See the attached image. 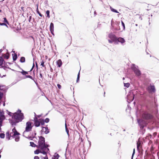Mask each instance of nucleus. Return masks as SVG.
Returning a JSON list of instances; mask_svg holds the SVG:
<instances>
[{
	"label": "nucleus",
	"mask_w": 159,
	"mask_h": 159,
	"mask_svg": "<svg viewBox=\"0 0 159 159\" xmlns=\"http://www.w3.org/2000/svg\"><path fill=\"white\" fill-rule=\"evenodd\" d=\"M58 154L55 156L54 157H52L53 159H58Z\"/></svg>",
	"instance_id": "bb28decb"
},
{
	"label": "nucleus",
	"mask_w": 159,
	"mask_h": 159,
	"mask_svg": "<svg viewBox=\"0 0 159 159\" xmlns=\"http://www.w3.org/2000/svg\"><path fill=\"white\" fill-rule=\"evenodd\" d=\"M46 14L47 15V16L48 17V18H49L50 16H49V11L48 10L47 11H46Z\"/></svg>",
	"instance_id": "cd10ccee"
},
{
	"label": "nucleus",
	"mask_w": 159,
	"mask_h": 159,
	"mask_svg": "<svg viewBox=\"0 0 159 159\" xmlns=\"http://www.w3.org/2000/svg\"><path fill=\"white\" fill-rule=\"evenodd\" d=\"M132 68L134 70L135 73L137 76H139L141 75V72L140 70L138 68L137 66L134 65H133Z\"/></svg>",
	"instance_id": "423d86ee"
},
{
	"label": "nucleus",
	"mask_w": 159,
	"mask_h": 159,
	"mask_svg": "<svg viewBox=\"0 0 159 159\" xmlns=\"http://www.w3.org/2000/svg\"><path fill=\"white\" fill-rule=\"evenodd\" d=\"M34 63H33V66H32V68L31 69V70H30V71H31L32 70H33V68H34Z\"/></svg>",
	"instance_id": "ea45409f"
},
{
	"label": "nucleus",
	"mask_w": 159,
	"mask_h": 159,
	"mask_svg": "<svg viewBox=\"0 0 159 159\" xmlns=\"http://www.w3.org/2000/svg\"><path fill=\"white\" fill-rule=\"evenodd\" d=\"M9 54L8 52H7L6 54L4 56V57L5 58L7 59H8L9 58Z\"/></svg>",
	"instance_id": "dca6fc26"
},
{
	"label": "nucleus",
	"mask_w": 159,
	"mask_h": 159,
	"mask_svg": "<svg viewBox=\"0 0 159 159\" xmlns=\"http://www.w3.org/2000/svg\"><path fill=\"white\" fill-rule=\"evenodd\" d=\"M4 114V112L0 109V117H2L5 118V117Z\"/></svg>",
	"instance_id": "2eb2a0df"
},
{
	"label": "nucleus",
	"mask_w": 159,
	"mask_h": 159,
	"mask_svg": "<svg viewBox=\"0 0 159 159\" xmlns=\"http://www.w3.org/2000/svg\"><path fill=\"white\" fill-rule=\"evenodd\" d=\"M130 85V84L129 83H125L124 86L127 88H128Z\"/></svg>",
	"instance_id": "412c9836"
},
{
	"label": "nucleus",
	"mask_w": 159,
	"mask_h": 159,
	"mask_svg": "<svg viewBox=\"0 0 159 159\" xmlns=\"http://www.w3.org/2000/svg\"><path fill=\"white\" fill-rule=\"evenodd\" d=\"M150 118H151L150 116H149V117H145V118H146V119Z\"/></svg>",
	"instance_id": "de8ad7c7"
},
{
	"label": "nucleus",
	"mask_w": 159,
	"mask_h": 159,
	"mask_svg": "<svg viewBox=\"0 0 159 159\" xmlns=\"http://www.w3.org/2000/svg\"><path fill=\"white\" fill-rule=\"evenodd\" d=\"M57 87L59 89H60L61 88V85L59 84H57Z\"/></svg>",
	"instance_id": "58836bf2"
},
{
	"label": "nucleus",
	"mask_w": 159,
	"mask_h": 159,
	"mask_svg": "<svg viewBox=\"0 0 159 159\" xmlns=\"http://www.w3.org/2000/svg\"><path fill=\"white\" fill-rule=\"evenodd\" d=\"M1 10H0V12H1Z\"/></svg>",
	"instance_id": "6e6d98bb"
},
{
	"label": "nucleus",
	"mask_w": 159,
	"mask_h": 159,
	"mask_svg": "<svg viewBox=\"0 0 159 159\" xmlns=\"http://www.w3.org/2000/svg\"><path fill=\"white\" fill-rule=\"evenodd\" d=\"M110 9L111 10L113 11V12H116V13H118L119 12H118L117 10H116L115 9H114L112 8L111 7H110Z\"/></svg>",
	"instance_id": "6ab92c4d"
},
{
	"label": "nucleus",
	"mask_w": 159,
	"mask_h": 159,
	"mask_svg": "<svg viewBox=\"0 0 159 159\" xmlns=\"http://www.w3.org/2000/svg\"><path fill=\"white\" fill-rule=\"evenodd\" d=\"M50 29L52 33V32H53L54 30V25L52 23H51L50 24Z\"/></svg>",
	"instance_id": "4468645a"
},
{
	"label": "nucleus",
	"mask_w": 159,
	"mask_h": 159,
	"mask_svg": "<svg viewBox=\"0 0 159 159\" xmlns=\"http://www.w3.org/2000/svg\"><path fill=\"white\" fill-rule=\"evenodd\" d=\"M5 137V134L3 133H2L0 134V137L1 138L3 139Z\"/></svg>",
	"instance_id": "4be33fe9"
},
{
	"label": "nucleus",
	"mask_w": 159,
	"mask_h": 159,
	"mask_svg": "<svg viewBox=\"0 0 159 159\" xmlns=\"http://www.w3.org/2000/svg\"><path fill=\"white\" fill-rule=\"evenodd\" d=\"M40 124H41L42 125H43L44 124V120L42 119H40Z\"/></svg>",
	"instance_id": "5701e85b"
},
{
	"label": "nucleus",
	"mask_w": 159,
	"mask_h": 159,
	"mask_svg": "<svg viewBox=\"0 0 159 159\" xmlns=\"http://www.w3.org/2000/svg\"><path fill=\"white\" fill-rule=\"evenodd\" d=\"M33 126V125L32 122L29 121L26 123L25 129L23 132V134L24 136H26L27 135V133L31 130Z\"/></svg>",
	"instance_id": "f03ea898"
},
{
	"label": "nucleus",
	"mask_w": 159,
	"mask_h": 159,
	"mask_svg": "<svg viewBox=\"0 0 159 159\" xmlns=\"http://www.w3.org/2000/svg\"><path fill=\"white\" fill-rule=\"evenodd\" d=\"M49 121V119L48 118H46L45 120V122L46 123H48Z\"/></svg>",
	"instance_id": "e433bc0d"
},
{
	"label": "nucleus",
	"mask_w": 159,
	"mask_h": 159,
	"mask_svg": "<svg viewBox=\"0 0 159 159\" xmlns=\"http://www.w3.org/2000/svg\"><path fill=\"white\" fill-rule=\"evenodd\" d=\"M13 59L14 60H16L17 58V56L16 55H15L14 56H13Z\"/></svg>",
	"instance_id": "473e14b6"
},
{
	"label": "nucleus",
	"mask_w": 159,
	"mask_h": 159,
	"mask_svg": "<svg viewBox=\"0 0 159 159\" xmlns=\"http://www.w3.org/2000/svg\"><path fill=\"white\" fill-rule=\"evenodd\" d=\"M5 118L2 117H0V126H2V123L3 120L5 119Z\"/></svg>",
	"instance_id": "f3484780"
},
{
	"label": "nucleus",
	"mask_w": 159,
	"mask_h": 159,
	"mask_svg": "<svg viewBox=\"0 0 159 159\" xmlns=\"http://www.w3.org/2000/svg\"><path fill=\"white\" fill-rule=\"evenodd\" d=\"M117 41L120 42L122 44H124L125 42V40L123 38L121 37L119 38L118 39L117 38Z\"/></svg>",
	"instance_id": "1a4fd4ad"
},
{
	"label": "nucleus",
	"mask_w": 159,
	"mask_h": 159,
	"mask_svg": "<svg viewBox=\"0 0 159 159\" xmlns=\"http://www.w3.org/2000/svg\"><path fill=\"white\" fill-rule=\"evenodd\" d=\"M4 60L2 58V57H0V67H3L4 66L3 64L4 63Z\"/></svg>",
	"instance_id": "9b49d317"
},
{
	"label": "nucleus",
	"mask_w": 159,
	"mask_h": 159,
	"mask_svg": "<svg viewBox=\"0 0 159 159\" xmlns=\"http://www.w3.org/2000/svg\"><path fill=\"white\" fill-rule=\"evenodd\" d=\"M7 113L10 116H12V119L16 120L17 122L21 121L24 118L23 114L21 112V111L20 110H18L14 114L8 111H7Z\"/></svg>",
	"instance_id": "f257e3e1"
},
{
	"label": "nucleus",
	"mask_w": 159,
	"mask_h": 159,
	"mask_svg": "<svg viewBox=\"0 0 159 159\" xmlns=\"http://www.w3.org/2000/svg\"><path fill=\"white\" fill-rule=\"evenodd\" d=\"M44 62L43 61H42L41 63V65L43 67Z\"/></svg>",
	"instance_id": "4c0bfd02"
},
{
	"label": "nucleus",
	"mask_w": 159,
	"mask_h": 159,
	"mask_svg": "<svg viewBox=\"0 0 159 159\" xmlns=\"http://www.w3.org/2000/svg\"><path fill=\"white\" fill-rule=\"evenodd\" d=\"M21 73L23 75H25L26 74H28V72H26V71H23L21 72Z\"/></svg>",
	"instance_id": "c85d7f7f"
},
{
	"label": "nucleus",
	"mask_w": 159,
	"mask_h": 159,
	"mask_svg": "<svg viewBox=\"0 0 159 159\" xmlns=\"http://www.w3.org/2000/svg\"><path fill=\"white\" fill-rule=\"evenodd\" d=\"M44 159H48V158L46 156L44 157Z\"/></svg>",
	"instance_id": "49530a36"
},
{
	"label": "nucleus",
	"mask_w": 159,
	"mask_h": 159,
	"mask_svg": "<svg viewBox=\"0 0 159 159\" xmlns=\"http://www.w3.org/2000/svg\"><path fill=\"white\" fill-rule=\"evenodd\" d=\"M121 23H122V25L123 27V30H124L125 28V24L122 21H121Z\"/></svg>",
	"instance_id": "2f4dec72"
},
{
	"label": "nucleus",
	"mask_w": 159,
	"mask_h": 159,
	"mask_svg": "<svg viewBox=\"0 0 159 159\" xmlns=\"http://www.w3.org/2000/svg\"><path fill=\"white\" fill-rule=\"evenodd\" d=\"M3 95V93H0V100L2 98Z\"/></svg>",
	"instance_id": "f704fd0d"
},
{
	"label": "nucleus",
	"mask_w": 159,
	"mask_h": 159,
	"mask_svg": "<svg viewBox=\"0 0 159 159\" xmlns=\"http://www.w3.org/2000/svg\"><path fill=\"white\" fill-rule=\"evenodd\" d=\"M57 64L58 66V67H60L62 65V62L61 60L60 59L58 60L57 62Z\"/></svg>",
	"instance_id": "ddd939ff"
},
{
	"label": "nucleus",
	"mask_w": 159,
	"mask_h": 159,
	"mask_svg": "<svg viewBox=\"0 0 159 159\" xmlns=\"http://www.w3.org/2000/svg\"><path fill=\"white\" fill-rule=\"evenodd\" d=\"M79 78H80V72H79L78 74V75L77 78V82H78V81L79 80Z\"/></svg>",
	"instance_id": "72a5a7b5"
},
{
	"label": "nucleus",
	"mask_w": 159,
	"mask_h": 159,
	"mask_svg": "<svg viewBox=\"0 0 159 159\" xmlns=\"http://www.w3.org/2000/svg\"><path fill=\"white\" fill-rule=\"evenodd\" d=\"M20 134L18 133L15 128H14L12 130V132L10 133V136H14L15 139L16 141L18 142L19 140Z\"/></svg>",
	"instance_id": "20e7f679"
},
{
	"label": "nucleus",
	"mask_w": 159,
	"mask_h": 159,
	"mask_svg": "<svg viewBox=\"0 0 159 159\" xmlns=\"http://www.w3.org/2000/svg\"><path fill=\"white\" fill-rule=\"evenodd\" d=\"M94 14H96V12L95 11V12H94Z\"/></svg>",
	"instance_id": "603ef678"
},
{
	"label": "nucleus",
	"mask_w": 159,
	"mask_h": 159,
	"mask_svg": "<svg viewBox=\"0 0 159 159\" xmlns=\"http://www.w3.org/2000/svg\"><path fill=\"white\" fill-rule=\"evenodd\" d=\"M44 138L41 136L39 137V148L41 149H43L45 150L48 149L45 144Z\"/></svg>",
	"instance_id": "7ed1b4c3"
},
{
	"label": "nucleus",
	"mask_w": 159,
	"mask_h": 159,
	"mask_svg": "<svg viewBox=\"0 0 159 159\" xmlns=\"http://www.w3.org/2000/svg\"><path fill=\"white\" fill-rule=\"evenodd\" d=\"M43 151H40V153H42L44 155H46V152L45 151H45L43 149ZM48 149H47L46 150H45V151H47V150H48Z\"/></svg>",
	"instance_id": "393cba45"
},
{
	"label": "nucleus",
	"mask_w": 159,
	"mask_h": 159,
	"mask_svg": "<svg viewBox=\"0 0 159 159\" xmlns=\"http://www.w3.org/2000/svg\"><path fill=\"white\" fill-rule=\"evenodd\" d=\"M36 66L37 67V63H36Z\"/></svg>",
	"instance_id": "5fc2aeb1"
},
{
	"label": "nucleus",
	"mask_w": 159,
	"mask_h": 159,
	"mask_svg": "<svg viewBox=\"0 0 159 159\" xmlns=\"http://www.w3.org/2000/svg\"><path fill=\"white\" fill-rule=\"evenodd\" d=\"M6 136H7V137H8V139H10V137H9V133L8 132H7L6 133Z\"/></svg>",
	"instance_id": "c9c22d12"
},
{
	"label": "nucleus",
	"mask_w": 159,
	"mask_h": 159,
	"mask_svg": "<svg viewBox=\"0 0 159 159\" xmlns=\"http://www.w3.org/2000/svg\"><path fill=\"white\" fill-rule=\"evenodd\" d=\"M4 25L6 26L7 27H8V26L6 24V25Z\"/></svg>",
	"instance_id": "8fccbe9b"
},
{
	"label": "nucleus",
	"mask_w": 159,
	"mask_h": 159,
	"mask_svg": "<svg viewBox=\"0 0 159 159\" xmlns=\"http://www.w3.org/2000/svg\"><path fill=\"white\" fill-rule=\"evenodd\" d=\"M35 126L37 127L39 126L40 125V119L39 120H35Z\"/></svg>",
	"instance_id": "f8f14e48"
},
{
	"label": "nucleus",
	"mask_w": 159,
	"mask_h": 159,
	"mask_svg": "<svg viewBox=\"0 0 159 159\" xmlns=\"http://www.w3.org/2000/svg\"><path fill=\"white\" fill-rule=\"evenodd\" d=\"M140 145H141V142L140 141H139V140L138 142L137 143V147L138 149L139 148V147Z\"/></svg>",
	"instance_id": "b1692460"
},
{
	"label": "nucleus",
	"mask_w": 159,
	"mask_h": 159,
	"mask_svg": "<svg viewBox=\"0 0 159 159\" xmlns=\"http://www.w3.org/2000/svg\"><path fill=\"white\" fill-rule=\"evenodd\" d=\"M38 12L40 16H42V15L39 11H38Z\"/></svg>",
	"instance_id": "c03bdc74"
},
{
	"label": "nucleus",
	"mask_w": 159,
	"mask_h": 159,
	"mask_svg": "<svg viewBox=\"0 0 159 159\" xmlns=\"http://www.w3.org/2000/svg\"><path fill=\"white\" fill-rule=\"evenodd\" d=\"M128 99L129 101H132L134 99V94L132 92H130V94L128 95L127 96Z\"/></svg>",
	"instance_id": "6e6552de"
},
{
	"label": "nucleus",
	"mask_w": 159,
	"mask_h": 159,
	"mask_svg": "<svg viewBox=\"0 0 159 159\" xmlns=\"http://www.w3.org/2000/svg\"><path fill=\"white\" fill-rule=\"evenodd\" d=\"M148 90L149 93H152L155 91V89L154 86L150 85L148 88Z\"/></svg>",
	"instance_id": "0eeeda50"
},
{
	"label": "nucleus",
	"mask_w": 159,
	"mask_h": 159,
	"mask_svg": "<svg viewBox=\"0 0 159 159\" xmlns=\"http://www.w3.org/2000/svg\"><path fill=\"white\" fill-rule=\"evenodd\" d=\"M25 57H21L20 59V61L22 62H24L25 61Z\"/></svg>",
	"instance_id": "aec40b11"
},
{
	"label": "nucleus",
	"mask_w": 159,
	"mask_h": 159,
	"mask_svg": "<svg viewBox=\"0 0 159 159\" xmlns=\"http://www.w3.org/2000/svg\"><path fill=\"white\" fill-rule=\"evenodd\" d=\"M1 153V151H0V153ZM1 155L0 154V158H1Z\"/></svg>",
	"instance_id": "3c124183"
},
{
	"label": "nucleus",
	"mask_w": 159,
	"mask_h": 159,
	"mask_svg": "<svg viewBox=\"0 0 159 159\" xmlns=\"http://www.w3.org/2000/svg\"><path fill=\"white\" fill-rule=\"evenodd\" d=\"M27 77L31 78H32V77L31 76L28 75V76H27Z\"/></svg>",
	"instance_id": "a18cd8bd"
},
{
	"label": "nucleus",
	"mask_w": 159,
	"mask_h": 159,
	"mask_svg": "<svg viewBox=\"0 0 159 159\" xmlns=\"http://www.w3.org/2000/svg\"><path fill=\"white\" fill-rule=\"evenodd\" d=\"M42 132L45 134H47L49 133L48 129L47 127H43L42 129Z\"/></svg>",
	"instance_id": "9d476101"
},
{
	"label": "nucleus",
	"mask_w": 159,
	"mask_h": 159,
	"mask_svg": "<svg viewBox=\"0 0 159 159\" xmlns=\"http://www.w3.org/2000/svg\"><path fill=\"white\" fill-rule=\"evenodd\" d=\"M109 37L111 39V41L109 40L108 41L110 43L114 42L116 43L117 42V38L115 35L112 33H110L109 35Z\"/></svg>",
	"instance_id": "39448f33"
},
{
	"label": "nucleus",
	"mask_w": 159,
	"mask_h": 159,
	"mask_svg": "<svg viewBox=\"0 0 159 159\" xmlns=\"http://www.w3.org/2000/svg\"><path fill=\"white\" fill-rule=\"evenodd\" d=\"M39 158L38 156H35L34 157V159H39Z\"/></svg>",
	"instance_id": "79ce46f5"
},
{
	"label": "nucleus",
	"mask_w": 159,
	"mask_h": 159,
	"mask_svg": "<svg viewBox=\"0 0 159 159\" xmlns=\"http://www.w3.org/2000/svg\"><path fill=\"white\" fill-rule=\"evenodd\" d=\"M3 19H4L3 22H6L7 24H8L9 23H8V22L6 18H3Z\"/></svg>",
	"instance_id": "c756f323"
},
{
	"label": "nucleus",
	"mask_w": 159,
	"mask_h": 159,
	"mask_svg": "<svg viewBox=\"0 0 159 159\" xmlns=\"http://www.w3.org/2000/svg\"><path fill=\"white\" fill-rule=\"evenodd\" d=\"M65 126L66 131L68 135H69V130L67 128V126L66 125V123L65 124Z\"/></svg>",
	"instance_id": "a211bd4d"
},
{
	"label": "nucleus",
	"mask_w": 159,
	"mask_h": 159,
	"mask_svg": "<svg viewBox=\"0 0 159 159\" xmlns=\"http://www.w3.org/2000/svg\"><path fill=\"white\" fill-rule=\"evenodd\" d=\"M1 128L0 127V132L1 131Z\"/></svg>",
	"instance_id": "864d4df0"
},
{
	"label": "nucleus",
	"mask_w": 159,
	"mask_h": 159,
	"mask_svg": "<svg viewBox=\"0 0 159 159\" xmlns=\"http://www.w3.org/2000/svg\"><path fill=\"white\" fill-rule=\"evenodd\" d=\"M134 153H135V149H134V150H133V154H132V157L134 156Z\"/></svg>",
	"instance_id": "37998d69"
},
{
	"label": "nucleus",
	"mask_w": 159,
	"mask_h": 159,
	"mask_svg": "<svg viewBox=\"0 0 159 159\" xmlns=\"http://www.w3.org/2000/svg\"><path fill=\"white\" fill-rule=\"evenodd\" d=\"M0 25H6V24L4 23H1L0 22Z\"/></svg>",
	"instance_id": "a19ab883"
},
{
	"label": "nucleus",
	"mask_w": 159,
	"mask_h": 159,
	"mask_svg": "<svg viewBox=\"0 0 159 159\" xmlns=\"http://www.w3.org/2000/svg\"><path fill=\"white\" fill-rule=\"evenodd\" d=\"M5 102H4V103H3V106H5Z\"/></svg>",
	"instance_id": "09e8293b"
},
{
	"label": "nucleus",
	"mask_w": 159,
	"mask_h": 159,
	"mask_svg": "<svg viewBox=\"0 0 159 159\" xmlns=\"http://www.w3.org/2000/svg\"><path fill=\"white\" fill-rule=\"evenodd\" d=\"M39 152H40L39 150H37L34 151V153L35 154H38Z\"/></svg>",
	"instance_id": "7c9ffc66"
},
{
	"label": "nucleus",
	"mask_w": 159,
	"mask_h": 159,
	"mask_svg": "<svg viewBox=\"0 0 159 159\" xmlns=\"http://www.w3.org/2000/svg\"><path fill=\"white\" fill-rule=\"evenodd\" d=\"M30 146L32 147H35V144L33 142H30Z\"/></svg>",
	"instance_id": "a878e982"
}]
</instances>
